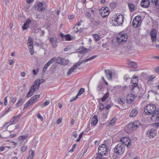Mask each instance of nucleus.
<instances>
[{
  "label": "nucleus",
  "instance_id": "obj_24",
  "mask_svg": "<svg viewBox=\"0 0 159 159\" xmlns=\"http://www.w3.org/2000/svg\"><path fill=\"white\" fill-rule=\"evenodd\" d=\"M27 43L28 44V47L30 46L31 47V46H33V41L31 37H29L27 42Z\"/></svg>",
  "mask_w": 159,
  "mask_h": 159
},
{
  "label": "nucleus",
  "instance_id": "obj_52",
  "mask_svg": "<svg viewBox=\"0 0 159 159\" xmlns=\"http://www.w3.org/2000/svg\"><path fill=\"white\" fill-rule=\"evenodd\" d=\"M155 71L156 73H159V66H157L155 69Z\"/></svg>",
  "mask_w": 159,
  "mask_h": 159
},
{
  "label": "nucleus",
  "instance_id": "obj_54",
  "mask_svg": "<svg viewBox=\"0 0 159 159\" xmlns=\"http://www.w3.org/2000/svg\"><path fill=\"white\" fill-rule=\"evenodd\" d=\"M75 28L77 30V31H76V32H77H77H78V31L81 32V28L79 26H78L76 27Z\"/></svg>",
  "mask_w": 159,
  "mask_h": 159
},
{
  "label": "nucleus",
  "instance_id": "obj_37",
  "mask_svg": "<svg viewBox=\"0 0 159 159\" xmlns=\"http://www.w3.org/2000/svg\"><path fill=\"white\" fill-rule=\"evenodd\" d=\"M119 103L124 106L125 104V100L123 98H120L118 99Z\"/></svg>",
  "mask_w": 159,
  "mask_h": 159
},
{
  "label": "nucleus",
  "instance_id": "obj_50",
  "mask_svg": "<svg viewBox=\"0 0 159 159\" xmlns=\"http://www.w3.org/2000/svg\"><path fill=\"white\" fill-rule=\"evenodd\" d=\"M102 87V84H100L98 85V88H97V90L98 91H100Z\"/></svg>",
  "mask_w": 159,
  "mask_h": 159
},
{
  "label": "nucleus",
  "instance_id": "obj_59",
  "mask_svg": "<svg viewBox=\"0 0 159 159\" xmlns=\"http://www.w3.org/2000/svg\"><path fill=\"white\" fill-rule=\"evenodd\" d=\"M61 119L60 118H59L57 120V123L58 124H59L61 121Z\"/></svg>",
  "mask_w": 159,
  "mask_h": 159
},
{
  "label": "nucleus",
  "instance_id": "obj_39",
  "mask_svg": "<svg viewBox=\"0 0 159 159\" xmlns=\"http://www.w3.org/2000/svg\"><path fill=\"white\" fill-rule=\"evenodd\" d=\"M28 48L30 54L31 55H33L34 53L33 46H31V47L29 46Z\"/></svg>",
  "mask_w": 159,
  "mask_h": 159
},
{
  "label": "nucleus",
  "instance_id": "obj_7",
  "mask_svg": "<svg viewBox=\"0 0 159 159\" xmlns=\"http://www.w3.org/2000/svg\"><path fill=\"white\" fill-rule=\"evenodd\" d=\"M99 12L102 18H105L108 16L110 12L109 8L107 7H102L99 10Z\"/></svg>",
  "mask_w": 159,
  "mask_h": 159
},
{
  "label": "nucleus",
  "instance_id": "obj_38",
  "mask_svg": "<svg viewBox=\"0 0 159 159\" xmlns=\"http://www.w3.org/2000/svg\"><path fill=\"white\" fill-rule=\"evenodd\" d=\"M65 37L67 41H70L71 40V38L70 35L69 34H66Z\"/></svg>",
  "mask_w": 159,
  "mask_h": 159
},
{
  "label": "nucleus",
  "instance_id": "obj_47",
  "mask_svg": "<svg viewBox=\"0 0 159 159\" xmlns=\"http://www.w3.org/2000/svg\"><path fill=\"white\" fill-rule=\"evenodd\" d=\"M99 108L101 110H103L104 108H105V107H104V106L103 105V104L101 103L99 104Z\"/></svg>",
  "mask_w": 159,
  "mask_h": 159
},
{
  "label": "nucleus",
  "instance_id": "obj_3",
  "mask_svg": "<svg viewBox=\"0 0 159 159\" xmlns=\"http://www.w3.org/2000/svg\"><path fill=\"white\" fill-rule=\"evenodd\" d=\"M125 146L122 143H119L117 144L114 148V151L115 153L117 155H121L125 152Z\"/></svg>",
  "mask_w": 159,
  "mask_h": 159
},
{
  "label": "nucleus",
  "instance_id": "obj_35",
  "mask_svg": "<svg viewBox=\"0 0 159 159\" xmlns=\"http://www.w3.org/2000/svg\"><path fill=\"white\" fill-rule=\"evenodd\" d=\"M27 135H21L19 137V139L22 141H23L25 139L27 138Z\"/></svg>",
  "mask_w": 159,
  "mask_h": 159
},
{
  "label": "nucleus",
  "instance_id": "obj_42",
  "mask_svg": "<svg viewBox=\"0 0 159 159\" xmlns=\"http://www.w3.org/2000/svg\"><path fill=\"white\" fill-rule=\"evenodd\" d=\"M56 60L55 57H53L50 60L48 61L47 63L50 65L52 63Z\"/></svg>",
  "mask_w": 159,
  "mask_h": 159
},
{
  "label": "nucleus",
  "instance_id": "obj_57",
  "mask_svg": "<svg viewBox=\"0 0 159 159\" xmlns=\"http://www.w3.org/2000/svg\"><path fill=\"white\" fill-rule=\"evenodd\" d=\"M16 99H17L16 97H14L11 100V102L15 103L16 101Z\"/></svg>",
  "mask_w": 159,
  "mask_h": 159
},
{
  "label": "nucleus",
  "instance_id": "obj_29",
  "mask_svg": "<svg viewBox=\"0 0 159 159\" xmlns=\"http://www.w3.org/2000/svg\"><path fill=\"white\" fill-rule=\"evenodd\" d=\"M40 97V96L39 94L33 96L31 99H32V101L34 102L35 101L38 99Z\"/></svg>",
  "mask_w": 159,
  "mask_h": 159
},
{
  "label": "nucleus",
  "instance_id": "obj_48",
  "mask_svg": "<svg viewBox=\"0 0 159 159\" xmlns=\"http://www.w3.org/2000/svg\"><path fill=\"white\" fill-rule=\"evenodd\" d=\"M27 146H22L21 148V151L22 152H24L27 149Z\"/></svg>",
  "mask_w": 159,
  "mask_h": 159
},
{
  "label": "nucleus",
  "instance_id": "obj_64",
  "mask_svg": "<svg viewBox=\"0 0 159 159\" xmlns=\"http://www.w3.org/2000/svg\"><path fill=\"white\" fill-rule=\"evenodd\" d=\"M5 149V148L4 146H2L0 147V150L1 151H3Z\"/></svg>",
  "mask_w": 159,
  "mask_h": 159
},
{
  "label": "nucleus",
  "instance_id": "obj_16",
  "mask_svg": "<svg viewBox=\"0 0 159 159\" xmlns=\"http://www.w3.org/2000/svg\"><path fill=\"white\" fill-rule=\"evenodd\" d=\"M84 91V88H82L80 89L79 90L78 93L77 94L75 97L73 98L70 100V102H72L75 100L77 99L79 96L81 95L82 93Z\"/></svg>",
  "mask_w": 159,
  "mask_h": 159
},
{
  "label": "nucleus",
  "instance_id": "obj_51",
  "mask_svg": "<svg viewBox=\"0 0 159 159\" xmlns=\"http://www.w3.org/2000/svg\"><path fill=\"white\" fill-rule=\"evenodd\" d=\"M30 152H31V153L30 155H29V156H30V157L32 156V157H33L34 156V151H33L31 149L30 150Z\"/></svg>",
  "mask_w": 159,
  "mask_h": 159
},
{
  "label": "nucleus",
  "instance_id": "obj_22",
  "mask_svg": "<svg viewBox=\"0 0 159 159\" xmlns=\"http://www.w3.org/2000/svg\"><path fill=\"white\" fill-rule=\"evenodd\" d=\"M30 99L25 104L24 108H26L30 106L34 102Z\"/></svg>",
  "mask_w": 159,
  "mask_h": 159
},
{
  "label": "nucleus",
  "instance_id": "obj_19",
  "mask_svg": "<svg viewBox=\"0 0 159 159\" xmlns=\"http://www.w3.org/2000/svg\"><path fill=\"white\" fill-rule=\"evenodd\" d=\"M98 122L97 116L96 115L94 116L92 118L91 123L92 125H96Z\"/></svg>",
  "mask_w": 159,
  "mask_h": 159
},
{
  "label": "nucleus",
  "instance_id": "obj_17",
  "mask_svg": "<svg viewBox=\"0 0 159 159\" xmlns=\"http://www.w3.org/2000/svg\"><path fill=\"white\" fill-rule=\"evenodd\" d=\"M31 22V20L29 18L27 19L26 22L24 23V25L22 26L23 29V30L27 29L29 26V24Z\"/></svg>",
  "mask_w": 159,
  "mask_h": 159
},
{
  "label": "nucleus",
  "instance_id": "obj_10",
  "mask_svg": "<svg viewBox=\"0 0 159 159\" xmlns=\"http://www.w3.org/2000/svg\"><path fill=\"white\" fill-rule=\"evenodd\" d=\"M150 35L152 42H155L157 40L156 30L154 29H152L150 31Z\"/></svg>",
  "mask_w": 159,
  "mask_h": 159
},
{
  "label": "nucleus",
  "instance_id": "obj_26",
  "mask_svg": "<svg viewBox=\"0 0 159 159\" xmlns=\"http://www.w3.org/2000/svg\"><path fill=\"white\" fill-rule=\"evenodd\" d=\"M129 66L134 69H136L137 67V65L136 62L131 61L129 63Z\"/></svg>",
  "mask_w": 159,
  "mask_h": 159
},
{
  "label": "nucleus",
  "instance_id": "obj_27",
  "mask_svg": "<svg viewBox=\"0 0 159 159\" xmlns=\"http://www.w3.org/2000/svg\"><path fill=\"white\" fill-rule=\"evenodd\" d=\"M109 96V93L107 92L104 96L102 98L101 100L102 101H105L108 98Z\"/></svg>",
  "mask_w": 159,
  "mask_h": 159
},
{
  "label": "nucleus",
  "instance_id": "obj_4",
  "mask_svg": "<svg viewBox=\"0 0 159 159\" xmlns=\"http://www.w3.org/2000/svg\"><path fill=\"white\" fill-rule=\"evenodd\" d=\"M128 39V36L126 33H120L116 37L117 42L120 43H125Z\"/></svg>",
  "mask_w": 159,
  "mask_h": 159
},
{
  "label": "nucleus",
  "instance_id": "obj_18",
  "mask_svg": "<svg viewBox=\"0 0 159 159\" xmlns=\"http://www.w3.org/2000/svg\"><path fill=\"white\" fill-rule=\"evenodd\" d=\"M138 110L136 109H133L130 112L129 117H133L135 116L138 113Z\"/></svg>",
  "mask_w": 159,
  "mask_h": 159
},
{
  "label": "nucleus",
  "instance_id": "obj_34",
  "mask_svg": "<svg viewBox=\"0 0 159 159\" xmlns=\"http://www.w3.org/2000/svg\"><path fill=\"white\" fill-rule=\"evenodd\" d=\"M116 4L115 2H112L110 3L109 7H110L111 9H113L116 7Z\"/></svg>",
  "mask_w": 159,
  "mask_h": 159
},
{
  "label": "nucleus",
  "instance_id": "obj_33",
  "mask_svg": "<svg viewBox=\"0 0 159 159\" xmlns=\"http://www.w3.org/2000/svg\"><path fill=\"white\" fill-rule=\"evenodd\" d=\"M132 24L133 26L135 28H137L140 25L139 24L136 22L134 19L133 20Z\"/></svg>",
  "mask_w": 159,
  "mask_h": 159
},
{
  "label": "nucleus",
  "instance_id": "obj_43",
  "mask_svg": "<svg viewBox=\"0 0 159 159\" xmlns=\"http://www.w3.org/2000/svg\"><path fill=\"white\" fill-rule=\"evenodd\" d=\"M151 2L154 4L156 5H159L158 4V0H151Z\"/></svg>",
  "mask_w": 159,
  "mask_h": 159
},
{
  "label": "nucleus",
  "instance_id": "obj_28",
  "mask_svg": "<svg viewBox=\"0 0 159 159\" xmlns=\"http://www.w3.org/2000/svg\"><path fill=\"white\" fill-rule=\"evenodd\" d=\"M91 22L93 24V25L95 26L98 25L100 23V21L99 20H95L94 19H93V20L91 21Z\"/></svg>",
  "mask_w": 159,
  "mask_h": 159
},
{
  "label": "nucleus",
  "instance_id": "obj_8",
  "mask_svg": "<svg viewBox=\"0 0 159 159\" xmlns=\"http://www.w3.org/2000/svg\"><path fill=\"white\" fill-rule=\"evenodd\" d=\"M121 142L126 145L128 148H130L131 146V143H130V140L127 137H124L120 139Z\"/></svg>",
  "mask_w": 159,
  "mask_h": 159
},
{
  "label": "nucleus",
  "instance_id": "obj_15",
  "mask_svg": "<svg viewBox=\"0 0 159 159\" xmlns=\"http://www.w3.org/2000/svg\"><path fill=\"white\" fill-rule=\"evenodd\" d=\"M98 152L101 156L105 155L107 151V148H98Z\"/></svg>",
  "mask_w": 159,
  "mask_h": 159
},
{
  "label": "nucleus",
  "instance_id": "obj_41",
  "mask_svg": "<svg viewBox=\"0 0 159 159\" xmlns=\"http://www.w3.org/2000/svg\"><path fill=\"white\" fill-rule=\"evenodd\" d=\"M33 94V92H32L31 89H30L27 95V98H29L31 97Z\"/></svg>",
  "mask_w": 159,
  "mask_h": 159
},
{
  "label": "nucleus",
  "instance_id": "obj_32",
  "mask_svg": "<svg viewBox=\"0 0 159 159\" xmlns=\"http://www.w3.org/2000/svg\"><path fill=\"white\" fill-rule=\"evenodd\" d=\"M93 36L94 38V40L96 41H99L100 39V37L97 34H93Z\"/></svg>",
  "mask_w": 159,
  "mask_h": 159
},
{
  "label": "nucleus",
  "instance_id": "obj_55",
  "mask_svg": "<svg viewBox=\"0 0 159 159\" xmlns=\"http://www.w3.org/2000/svg\"><path fill=\"white\" fill-rule=\"evenodd\" d=\"M123 78L124 79H125L126 80L130 79V78L129 77V76L127 75H125L124 76Z\"/></svg>",
  "mask_w": 159,
  "mask_h": 159
},
{
  "label": "nucleus",
  "instance_id": "obj_13",
  "mask_svg": "<svg viewBox=\"0 0 159 159\" xmlns=\"http://www.w3.org/2000/svg\"><path fill=\"white\" fill-rule=\"evenodd\" d=\"M156 134V131L154 129L149 130L146 134V137L149 138H153Z\"/></svg>",
  "mask_w": 159,
  "mask_h": 159
},
{
  "label": "nucleus",
  "instance_id": "obj_58",
  "mask_svg": "<svg viewBox=\"0 0 159 159\" xmlns=\"http://www.w3.org/2000/svg\"><path fill=\"white\" fill-rule=\"evenodd\" d=\"M111 105L108 104L105 107H105V108H106L107 109H109L111 108Z\"/></svg>",
  "mask_w": 159,
  "mask_h": 159
},
{
  "label": "nucleus",
  "instance_id": "obj_56",
  "mask_svg": "<svg viewBox=\"0 0 159 159\" xmlns=\"http://www.w3.org/2000/svg\"><path fill=\"white\" fill-rule=\"evenodd\" d=\"M99 148H107V147L105 144H103L99 146Z\"/></svg>",
  "mask_w": 159,
  "mask_h": 159
},
{
  "label": "nucleus",
  "instance_id": "obj_25",
  "mask_svg": "<svg viewBox=\"0 0 159 159\" xmlns=\"http://www.w3.org/2000/svg\"><path fill=\"white\" fill-rule=\"evenodd\" d=\"M128 7L130 10L131 12H134L135 10L134 6V4L129 3L128 5Z\"/></svg>",
  "mask_w": 159,
  "mask_h": 159
},
{
  "label": "nucleus",
  "instance_id": "obj_40",
  "mask_svg": "<svg viewBox=\"0 0 159 159\" xmlns=\"http://www.w3.org/2000/svg\"><path fill=\"white\" fill-rule=\"evenodd\" d=\"M34 84H35L37 86H38V87H39L41 83L39 82V79H37L34 82Z\"/></svg>",
  "mask_w": 159,
  "mask_h": 159
},
{
  "label": "nucleus",
  "instance_id": "obj_31",
  "mask_svg": "<svg viewBox=\"0 0 159 159\" xmlns=\"http://www.w3.org/2000/svg\"><path fill=\"white\" fill-rule=\"evenodd\" d=\"M37 7L38 9L40 11L42 10L43 9V4L41 2L37 4Z\"/></svg>",
  "mask_w": 159,
  "mask_h": 159
},
{
  "label": "nucleus",
  "instance_id": "obj_60",
  "mask_svg": "<svg viewBox=\"0 0 159 159\" xmlns=\"http://www.w3.org/2000/svg\"><path fill=\"white\" fill-rule=\"evenodd\" d=\"M9 64L10 65H12L14 63V61L13 60H9Z\"/></svg>",
  "mask_w": 159,
  "mask_h": 159
},
{
  "label": "nucleus",
  "instance_id": "obj_1",
  "mask_svg": "<svg viewBox=\"0 0 159 159\" xmlns=\"http://www.w3.org/2000/svg\"><path fill=\"white\" fill-rule=\"evenodd\" d=\"M155 105L150 104L147 105L144 108V111L147 115L152 114V119L155 121L159 120V111L156 110Z\"/></svg>",
  "mask_w": 159,
  "mask_h": 159
},
{
  "label": "nucleus",
  "instance_id": "obj_21",
  "mask_svg": "<svg viewBox=\"0 0 159 159\" xmlns=\"http://www.w3.org/2000/svg\"><path fill=\"white\" fill-rule=\"evenodd\" d=\"M134 20L137 23H138L140 25H141L142 22V18L140 16H135Z\"/></svg>",
  "mask_w": 159,
  "mask_h": 159
},
{
  "label": "nucleus",
  "instance_id": "obj_63",
  "mask_svg": "<svg viewBox=\"0 0 159 159\" xmlns=\"http://www.w3.org/2000/svg\"><path fill=\"white\" fill-rule=\"evenodd\" d=\"M41 120H42L43 119V117L41 116V115L40 114H39L37 116Z\"/></svg>",
  "mask_w": 159,
  "mask_h": 159
},
{
  "label": "nucleus",
  "instance_id": "obj_12",
  "mask_svg": "<svg viewBox=\"0 0 159 159\" xmlns=\"http://www.w3.org/2000/svg\"><path fill=\"white\" fill-rule=\"evenodd\" d=\"M58 39L55 38L53 37H51L49 38V42L51 45H52L54 48H56L57 46V43H58Z\"/></svg>",
  "mask_w": 159,
  "mask_h": 159
},
{
  "label": "nucleus",
  "instance_id": "obj_53",
  "mask_svg": "<svg viewBox=\"0 0 159 159\" xmlns=\"http://www.w3.org/2000/svg\"><path fill=\"white\" fill-rule=\"evenodd\" d=\"M11 110V107H9L5 112V114H7L9 111Z\"/></svg>",
  "mask_w": 159,
  "mask_h": 159
},
{
  "label": "nucleus",
  "instance_id": "obj_9",
  "mask_svg": "<svg viewBox=\"0 0 159 159\" xmlns=\"http://www.w3.org/2000/svg\"><path fill=\"white\" fill-rule=\"evenodd\" d=\"M139 121H136L133 123H130L129 124L128 127L130 130H134L139 127Z\"/></svg>",
  "mask_w": 159,
  "mask_h": 159
},
{
  "label": "nucleus",
  "instance_id": "obj_14",
  "mask_svg": "<svg viewBox=\"0 0 159 159\" xmlns=\"http://www.w3.org/2000/svg\"><path fill=\"white\" fill-rule=\"evenodd\" d=\"M149 0H142L141 2L140 5L142 7L147 8L149 6Z\"/></svg>",
  "mask_w": 159,
  "mask_h": 159
},
{
  "label": "nucleus",
  "instance_id": "obj_2",
  "mask_svg": "<svg viewBox=\"0 0 159 159\" xmlns=\"http://www.w3.org/2000/svg\"><path fill=\"white\" fill-rule=\"evenodd\" d=\"M97 55H94L85 60H84L82 61H79L78 62L75 63L71 68L69 69V71H68L67 74V75H69L72 72H74L77 67L80 66L83 63L91 60L97 57Z\"/></svg>",
  "mask_w": 159,
  "mask_h": 159
},
{
  "label": "nucleus",
  "instance_id": "obj_20",
  "mask_svg": "<svg viewBox=\"0 0 159 159\" xmlns=\"http://www.w3.org/2000/svg\"><path fill=\"white\" fill-rule=\"evenodd\" d=\"M106 76L109 79L112 78V72L111 71L108 70H105Z\"/></svg>",
  "mask_w": 159,
  "mask_h": 159
},
{
  "label": "nucleus",
  "instance_id": "obj_61",
  "mask_svg": "<svg viewBox=\"0 0 159 159\" xmlns=\"http://www.w3.org/2000/svg\"><path fill=\"white\" fill-rule=\"evenodd\" d=\"M69 49L70 47L69 46H67L64 49V51L65 52L67 51Z\"/></svg>",
  "mask_w": 159,
  "mask_h": 159
},
{
  "label": "nucleus",
  "instance_id": "obj_44",
  "mask_svg": "<svg viewBox=\"0 0 159 159\" xmlns=\"http://www.w3.org/2000/svg\"><path fill=\"white\" fill-rule=\"evenodd\" d=\"M30 89H31V90H32V92H33V93L36 91V89L34 85H32Z\"/></svg>",
  "mask_w": 159,
  "mask_h": 159
},
{
  "label": "nucleus",
  "instance_id": "obj_46",
  "mask_svg": "<svg viewBox=\"0 0 159 159\" xmlns=\"http://www.w3.org/2000/svg\"><path fill=\"white\" fill-rule=\"evenodd\" d=\"M48 68V67L44 65V67L43 68V74L42 75H43V76L45 74V72L46 70H47V69Z\"/></svg>",
  "mask_w": 159,
  "mask_h": 159
},
{
  "label": "nucleus",
  "instance_id": "obj_5",
  "mask_svg": "<svg viewBox=\"0 0 159 159\" xmlns=\"http://www.w3.org/2000/svg\"><path fill=\"white\" fill-rule=\"evenodd\" d=\"M139 77L138 76H136L135 75H134L132 78L131 79V82L132 83L134 84L132 86L133 87H132V89L131 90V92H133L134 93H135L136 92H135V89H137L139 90V88L138 87V84L137 83L138 82V81L139 80L138 79Z\"/></svg>",
  "mask_w": 159,
  "mask_h": 159
},
{
  "label": "nucleus",
  "instance_id": "obj_49",
  "mask_svg": "<svg viewBox=\"0 0 159 159\" xmlns=\"http://www.w3.org/2000/svg\"><path fill=\"white\" fill-rule=\"evenodd\" d=\"M86 17L88 18L90 17L91 15L89 12L87 11L86 13Z\"/></svg>",
  "mask_w": 159,
  "mask_h": 159
},
{
  "label": "nucleus",
  "instance_id": "obj_36",
  "mask_svg": "<svg viewBox=\"0 0 159 159\" xmlns=\"http://www.w3.org/2000/svg\"><path fill=\"white\" fill-rule=\"evenodd\" d=\"M23 99L20 98V99L16 103V105L17 107H19L22 105V102L23 101Z\"/></svg>",
  "mask_w": 159,
  "mask_h": 159
},
{
  "label": "nucleus",
  "instance_id": "obj_30",
  "mask_svg": "<svg viewBox=\"0 0 159 159\" xmlns=\"http://www.w3.org/2000/svg\"><path fill=\"white\" fill-rule=\"evenodd\" d=\"M116 120H117L116 118H113L111 120V121L109 123V125L111 126L114 125L115 124L116 122Z\"/></svg>",
  "mask_w": 159,
  "mask_h": 159
},
{
  "label": "nucleus",
  "instance_id": "obj_45",
  "mask_svg": "<svg viewBox=\"0 0 159 159\" xmlns=\"http://www.w3.org/2000/svg\"><path fill=\"white\" fill-rule=\"evenodd\" d=\"M21 115L19 114L15 116H14V119H15L16 120H18L20 117Z\"/></svg>",
  "mask_w": 159,
  "mask_h": 159
},
{
  "label": "nucleus",
  "instance_id": "obj_62",
  "mask_svg": "<svg viewBox=\"0 0 159 159\" xmlns=\"http://www.w3.org/2000/svg\"><path fill=\"white\" fill-rule=\"evenodd\" d=\"M46 105V106L48 105L50 103V101L49 100H46L44 102Z\"/></svg>",
  "mask_w": 159,
  "mask_h": 159
},
{
  "label": "nucleus",
  "instance_id": "obj_6",
  "mask_svg": "<svg viewBox=\"0 0 159 159\" xmlns=\"http://www.w3.org/2000/svg\"><path fill=\"white\" fill-rule=\"evenodd\" d=\"M115 18H114V21L116 24V25H122L124 22V16L121 14H117L115 16Z\"/></svg>",
  "mask_w": 159,
  "mask_h": 159
},
{
  "label": "nucleus",
  "instance_id": "obj_11",
  "mask_svg": "<svg viewBox=\"0 0 159 159\" xmlns=\"http://www.w3.org/2000/svg\"><path fill=\"white\" fill-rule=\"evenodd\" d=\"M137 96L136 94L130 93L128 95L126 98V101L128 103H132L134 100V98Z\"/></svg>",
  "mask_w": 159,
  "mask_h": 159
},
{
  "label": "nucleus",
  "instance_id": "obj_23",
  "mask_svg": "<svg viewBox=\"0 0 159 159\" xmlns=\"http://www.w3.org/2000/svg\"><path fill=\"white\" fill-rule=\"evenodd\" d=\"M64 60V58L60 57H58L56 61L58 64H63V61Z\"/></svg>",
  "mask_w": 159,
  "mask_h": 159
}]
</instances>
